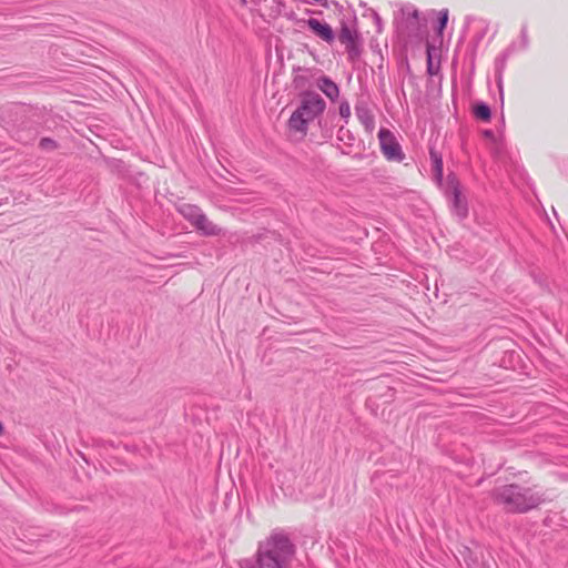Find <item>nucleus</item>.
<instances>
[{"mask_svg": "<svg viewBox=\"0 0 568 568\" xmlns=\"http://www.w3.org/2000/svg\"><path fill=\"white\" fill-rule=\"evenodd\" d=\"M194 229L204 236H219L225 234L223 229L211 222L204 213L194 225Z\"/></svg>", "mask_w": 568, "mask_h": 568, "instance_id": "nucleus-12", "label": "nucleus"}, {"mask_svg": "<svg viewBox=\"0 0 568 568\" xmlns=\"http://www.w3.org/2000/svg\"><path fill=\"white\" fill-rule=\"evenodd\" d=\"M338 40L345 45L351 59L359 55V36L356 29L349 27L346 22H342Z\"/></svg>", "mask_w": 568, "mask_h": 568, "instance_id": "nucleus-7", "label": "nucleus"}, {"mask_svg": "<svg viewBox=\"0 0 568 568\" xmlns=\"http://www.w3.org/2000/svg\"><path fill=\"white\" fill-rule=\"evenodd\" d=\"M316 87L333 102L339 97L338 85L327 75H321L316 81Z\"/></svg>", "mask_w": 568, "mask_h": 568, "instance_id": "nucleus-13", "label": "nucleus"}, {"mask_svg": "<svg viewBox=\"0 0 568 568\" xmlns=\"http://www.w3.org/2000/svg\"><path fill=\"white\" fill-rule=\"evenodd\" d=\"M178 212L194 227L200 217L203 215V211L200 206L182 203L178 206Z\"/></svg>", "mask_w": 568, "mask_h": 568, "instance_id": "nucleus-14", "label": "nucleus"}, {"mask_svg": "<svg viewBox=\"0 0 568 568\" xmlns=\"http://www.w3.org/2000/svg\"><path fill=\"white\" fill-rule=\"evenodd\" d=\"M444 193L449 199L453 213L457 215L459 220L466 219L468 215V203L463 195L462 184L457 175L453 172L446 176Z\"/></svg>", "mask_w": 568, "mask_h": 568, "instance_id": "nucleus-5", "label": "nucleus"}, {"mask_svg": "<svg viewBox=\"0 0 568 568\" xmlns=\"http://www.w3.org/2000/svg\"><path fill=\"white\" fill-rule=\"evenodd\" d=\"M494 499L497 504L503 505L506 511L514 514L528 513L546 500L544 493L518 484H508L496 488Z\"/></svg>", "mask_w": 568, "mask_h": 568, "instance_id": "nucleus-2", "label": "nucleus"}, {"mask_svg": "<svg viewBox=\"0 0 568 568\" xmlns=\"http://www.w3.org/2000/svg\"><path fill=\"white\" fill-rule=\"evenodd\" d=\"M427 72L429 74H434L432 57L429 53H428V59H427Z\"/></svg>", "mask_w": 568, "mask_h": 568, "instance_id": "nucleus-23", "label": "nucleus"}, {"mask_svg": "<svg viewBox=\"0 0 568 568\" xmlns=\"http://www.w3.org/2000/svg\"><path fill=\"white\" fill-rule=\"evenodd\" d=\"M303 22L321 40L325 41L328 44L334 42L335 32L328 23L315 18L306 19Z\"/></svg>", "mask_w": 568, "mask_h": 568, "instance_id": "nucleus-8", "label": "nucleus"}, {"mask_svg": "<svg viewBox=\"0 0 568 568\" xmlns=\"http://www.w3.org/2000/svg\"><path fill=\"white\" fill-rule=\"evenodd\" d=\"M473 114L477 120L489 122L491 119V109L486 102L477 101L473 105Z\"/></svg>", "mask_w": 568, "mask_h": 568, "instance_id": "nucleus-15", "label": "nucleus"}, {"mask_svg": "<svg viewBox=\"0 0 568 568\" xmlns=\"http://www.w3.org/2000/svg\"><path fill=\"white\" fill-rule=\"evenodd\" d=\"M378 140L381 151L388 161H404L405 154L395 134L390 130L381 128L378 131Z\"/></svg>", "mask_w": 568, "mask_h": 568, "instance_id": "nucleus-6", "label": "nucleus"}, {"mask_svg": "<svg viewBox=\"0 0 568 568\" xmlns=\"http://www.w3.org/2000/svg\"><path fill=\"white\" fill-rule=\"evenodd\" d=\"M355 114L367 132L371 133L374 131L375 118L366 102L359 101L356 103Z\"/></svg>", "mask_w": 568, "mask_h": 568, "instance_id": "nucleus-11", "label": "nucleus"}, {"mask_svg": "<svg viewBox=\"0 0 568 568\" xmlns=\"http://www.w3.org/2000/svg\"><path fill=\"white\" fill-rule=\"evenodd\" d=\"M400 14L402 18L396 20L398 37L405 41L422 40L426 24L420 19L419 11L414 6H406L400 9Z\"/></svg>", "mask_w": 568, "mask_h": 568, "instance_id": "nucleus-4", "label": "nucleus"}, {"mask_svg": "<svg viewBox=\"0 0 568 568\" xmlns=\"http://www.w3.org/2000/svg\"><path fill=\"white\" fill-rule=\"evenodd\" d=\"M511 55L508 54L505 50H503L495 59L494 68H495V80L499 91L500 101H504V72L507 67V62Z\"/></svg>", "mask_w": 568, "mask_h": 568, "instance_id": "nucleus-10", "label": "nucleus"}, {"mask_svg": "<svg viewBox=\"0 0 568 568\" xmlns=\"http://www.w3.org/2000/svg\"><path fill=\"white\" fill-rule=\"evenodd\" d=\"M447 23H448V10L443 9L439 11L438 17H437V26H436L437 33L442 34L444 29L447 27Z\"/></svg>", "mask_w": 568, "mask_h": 568, "instance_id": "nucleus-17", "label": "nucleus"}, {"mask_svg": "<svg viewBox=\"0 0 568 568\" xmlns=\"http://www.w3.org/2000/svg\"><path fill=\"white\" fill-rule=\"evenodd\" d=\"M519 42H520V47L521 48H526L528 49L529 48V34H528V26L527 23H524L521 24V28H520V33H519V38H518Z\"/></svg>", "mask_w": 568, "mask_h": 568, "instance_id": "nucleus-19", "label": "nucleus"}, {"mask_svg": "<svg viewBox=\"0 0 568 568\" xmlns=\"http://www.w3.org/2000/svg\"><path fill=\"white\" fill-rule=\"evenodd\" d=\"M314 2H317L324 7H327V0H313Z\"/></svg>", "mask_w": 568, "mask_h": 568, "instance_id": "nucleus-25", "label": "nucleus"}, {"mask_svg": "<svg viewBox=\"0 0 568 568\" xmlns=\"http://www.w3.org/2000/svg\"><path fill=\"white\" fill-rule=\"evenodd\" d=\"M298 82H300V79H295V87H296V88H297V87H300V83H298Z\"/></svg>", "mask_w": 568, "mask_h": 568, "instance_id": "nucleus-27", "label": "nucleus"}, {"mask_svg": "<svg viewBox=\"0 0 568 568\" xmlns=\"http://www.w3.org/2000/svg\"><path fill=\"white\" fill-rule=\"evenodd\" d=\"M300 103L291 114L287 126L290 131L305 136L308 125L317 118L322 116L326 109L325 100L315 91L305 90L298 94Z\"/></svg>", "mask_w": 568, "mask_h": 568, "instance_id": "nucleus-3", "label": "nucleus"}, {"mask_svg": "<svg viewBox=\"0 0 568 568\" xmlns=\"http://www.w3.org/2000/svg\"><path fill=\"white\" fill-rule=\"evenodd\" d=\"M338 113L339 115L345 120V122H348V119L351 116V106L347 101H342L338 106Z\"/></svg>", "mask_w": 568, "mask_h": 568, "instance_id": "nucleus-22", "label": "nucleus"}, {"mask_svg": "<svg viewBox=\"0 0 568 568\" xmlns=\"http://www.w3.org/2000/svg\"><path fill=\"white\" fill-rule=\"evenodd\" d=\"M39 146L45 151H52L58 148V143L50 138H42L39 142Z\"/></svg>", "mask_w": 568, "mask_h": 568, "instance_id": "nucleus-21", "label": "nucleus"}, {"mask_svg": "<svg viewBox=\"0 0 568 568\" xmlns=\"http://www.w3.org/2000/svg\"><path fill=\"white\" fill-rule=\"evenodd\" d=\"M295 545L284 532H272L258 542L255 555L240 561L241 568H290Z\"/></svg>", "mask_w": 568, "mask_h": 568, "instance_id": "nucleus-1", "label": "nucleus"}, {"mask_svg": "<svg viewBox=\"0 0 568 568\" xmlns=\"http://www.w3.org/2000/svg\"><path fill=\"white\" fill-rule=\"evenodd\" d=\"M483 135H484L485 138H487V139H494L495 133H494V131H493V130H490V129H486V130H484V131H483Z\"/></svg>", "mask_w": 568, "mask_h": 568, "instance_id": "nucleus-24", "label": "nucleus"}, {"mask_svg": "<svg viewBox=\"0 0 568 568\" xmlns=\"http://www.w3.org/2000/svg\"><path fill=\"white\" fill-rule=\"evenodd\" d=\"M508 54L510 55H514L515 53H518V52H524L526 51L527 49L526 48H521L520 47V42L519 40H514L511 41L505 49H504Z\"/></svg>", "mask_w": 568, "mask_h": 568, "instance_id": "nucleus-20", "label": "nucleus"}, {"mask_svg": "<svg viewBox=\"0 0 568 568\" xmlns=\"http://www.w3.org/2000/svg\"><path fill=\"white\" fill-rule=\"evenodd\" d=\"M337 139L341 141V142H344L346 145H352L355 138L354 135L352 134V132L346 129L344 125H342L338 131H337Z\"/></svg>", "mask_w": 568, "mask_h": 568, "instance_id": "nucleus-16", "label": "nucleus"}, {"mask_svg": "<svg viewBox=\"0 0 568 568\" xmlns=\"http://www.w3.org/2000/svg\"><path fill=\"white\" fill-rule=\"evenodd\" d=\"M375 20H376V23H377V26L379 28L381 23H382V19H381V17L377 13H375Z\"/></svg>", "mask_w": 568, "mask_h": 568, "instance_id": "nucleus-26", "label": "nucleus"}, {"mask_svg": "<svg viewBox=\"0 0 568 568\" xmlns=\"http://www.w3.org/2000/svg\"><path fill=\"white\" fill-rule=\"evenodd\" d=\"M475 21L478 23V28H479V30H478V32H477V34L475 37V42H476V45H477L481 41V39L484 38V36H485L489 24L484 19H477Z\"/></svg>", "mask_w": 568, "mask_h": 568, "instance_id": "nucleus-18", "label": "nucleus"}, {"mask_svg": "<svg viewBox=\"0 0 568 568\" xmlns=\"http://www.w3.org/2000/svg\"><path fill=\"white\" fill-rule=\"evenodd\" d=\"M429 159L432 162L433 180L438 187L444 189L446 180L444 181L443 155L435 148H429Z\"/></svg>", "mask_w": 568, "mask_h": 568, "instance_id": "nucleus-9", "label": "nucleus"}]
</instances>
